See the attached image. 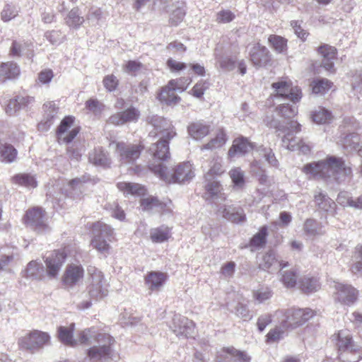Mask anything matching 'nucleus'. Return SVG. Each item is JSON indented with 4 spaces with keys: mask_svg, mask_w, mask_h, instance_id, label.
Returning <instances> with one entry per match:
<instances>
[{
    "mask_svg": "<svg viewBox=\"0 0 362 362\" xmlns=\"http://www.w3.org/2000/svg\"><path fill=\"white\" fill-rule=\"evenodd\" d=\"M148 119V123L153 127L148 136L159 137L158 141L149 148V151L153 153L155 158L167 160L170 158L169 141L176 135L174 127L170 121L157 115L152 116Z\"/></svg>",
    "mask_w": 362,
    "mask_h": 362,
    "instance_id": "obj_1",
    "label": "nucleus"
},
{
    "mask_svg": "<svg viewBox=\"0 0 362 362\" xmlns=\"http://www.w3.org/2000/svg\"><path fill=\"white\" fill-rule=\"evenodd\" d=\"M303 172L310 178H325L335 176L336 174L349 175L351 170L346 165L341 158L329 156L325 160L305 165L303 168Z\"/></svg>",
    "mask_w": 362,
    "mask_h": 362,
    "instance_id": "obj_2",
    "label": "nucleus"
},
{
    "mask_svg": "<svg viewBox=\"0 0 362 362\" xmlns=\"http://www.w3.org/2000/svg\"><path fill=\"white\" fill-rule=\"evenodd\" d=\"M95 337L98 346H93L88 350V356L90 358L107 360L111 358V345L114 343V339L107 334H95L93 329H87L79 334L78 344H89L90 339Z\"/></svg>",
    "mask_w": 362,
    "mask_h": 362,
    "instance_id": "obj_3",
    "label": "nucleus"
},
{
    "mask_svg": "<svg viewBox=\"0 0 362 362\" xmlns=\"http://www.w3.org/2000/svg\"><path fill=\"white\" fill-rule=\"evenodd\" d=\"M267 125L274 128L277 131L286 132L282 139V145L291 151H298L299 152L307 154L310 151V146L305 144L303 140L293 136V133H298L300 131V125L296 121L291 120L286 124V126L281 125L277 119L267 121Z\"/></svg>",
    "mask_w": 362,
    "mask_h": 362,
    "instance_id": "obj_4",
    "label": "nucleus"
},
{
    "mask_svg": "<svg viewBox=\"0 0 362 362\" xmlns=\"http://www.w3.org/2000/svg\"><path fill=\"white\" fill-rule=\"evenodd\" d=\"M150 170L167 183H184L189 181L194 176L192 165L189 162L180 163L170 172L168 167L161 163H151Z\"/></svg>",
    "mask_w": 362,
    "mask_h": 362,
    "instance_id": "obj_5",
    "label": "nucleus"
},
{
    "mask_svg": "<svg viewBox=\"0 0 362 362\" xmlns=\"http://www.w3.org/2000/svg\"><path fill=\"white\" fill-rule=\"evenodd\" d=\"M281 320V327L284 329H294L309 320L314 315L310 308H289L285 310H277L275 313Z\"/></svg>",
    "mask_w": 362,
    "mask_h": 362,
    "instance_id": "obj_6",
    "label": "nucleus"
},
{
    "mask_svg": "<svg viewBox=\"0 0 362 362\" xmlns=\"http://www.w3.org/2000/svg\"><path fill=\"white\" fill-rule=\"evenodd\" d=\"M272 87L274 90L272 98L274 100L291 101L296 103L301 98L300 90L296 86H293L290 81L281 79L273 83Z\"/></svg>",
    "mask_w": 362,
    "mask_h": 362,
    "instance_id": "obj_7",
    "label": "nucleus"
},
{
    "mask_svg": "<svg viewBox=\"0 0 362 362\" xmlns=\"http://www.w3.org/2000/svg\"><path fill=\"white\" fill-rule=\"evenodd\" d=\"M115 152L119 160L124 164H132L141 156L144 146L141 142L137 144L126 143L124 141L113 142Z\"/></svg>",
    "mask_w": 362,
    "mask_h": 362,
    "instance_id": "obj_8",
    "label": "nucleus"
},
{
    "mask_svg": "<svg viewBox=\"0 0 362 362\" xmlns=\"http://www.w3.org/2000/svg\"><path fill=\"white\" fill-rule=\"evenodd\" d=\"M93 237L91 244L98 252L107 254L110 249L107 242L111 241L113 231L111 227L103 222H97L93 226Z\"/></svg>",
    "mask_w": 362,
    "mask_h": 362,
    "instance_id": "obj_9",
    "label": "nucleus"
},
{
    "mask_svg": "<svg viewBox=\"0 0 362 362\" xmlns=\"http://www.w3.org/2000/svg\"><path fill=\"white\" fill-rule=\"evenodd\" d=\"M90 275V283L88 286V292L90 298L99 300L106 296L108 293L107 284L104 280L103 273L94 267L88 269Z\"/></svg>",
    "mask_w": 362,
    "mask_h": 362,
    "instance_id": "obj_10",
    "label": "nucleus"
},
{
    "mask_svg": "<svg viewBox=\"0 0 362 362\" xmlns=\"http://www.w3.org/2000/svg\"><path fill=\"white\" fill-rule=\"evenodd\" d=\"M49 340L50 337L47 333L35 330L20 338L18 344L21 349L35 350L48 344Z\"/></svg>",
    "mask_w": 362,
    "mask_h": 362,
    "instance_id": "obj_11",
    "label": "nucleus"
},
{
    "mask_svg": "<svg viewBox=\"0 0 362 362\" xmlns=\"http://www.w3.org/2000/svg\"><path fill=\"white\" fill-rule=\"evenodd\" d=\"M333 287L334 288V298L335 300L348 305L356 301L357 291L351 285L334 282Z\"/></svg>",
    "mask_w": 362,
    "mask_h": 362,
    "instance_id": "obj_12",
    "label": "nucleus"
},
{
    "mask_svg": "<svg viewBox=\"0 0 362 362\" xmlns=\"http://www.w3.org/2000/svg\"><path fill=\"white\" fill-rule=\"evenodd\" d=\"M66 256L67 249L64 248L61 250L54 251L46 258L45 264L49 276L55 277L58 274Z\"/></svg>",
    "mask_w": 362,
    "mask_h": 362,
    "instance_id": "obj_13",
    "label": "nucleus"
},
{
    "mask_svg": "<svg viewBox=\"0 0 362 362\" xmlns=\"http://www.w3.org/2000/svg\"><path fill=\"white\" fill-rule=\"evenodd\" d=\"M171 329L177 337L187 338L194 333L195 325L192 320L185 317L175 315Z\"/></svg>",
    "mask_w": 362,
    "mask_h": 362,
    "instance_id": "obj_14",
    "label": "nucleus"
},
{
    "mask_svg": "<svg viewBox=\"0 0 362 362\" xmlns=\"http://www.w3.org/2000/svg\"><path fill=\"white\" fill-rule=\"evenodd\" d=\"M140 117L139 110L131 106L127 110L117 112L111 115L107 122L108 123L115 125L121 126L128 122H136Z\"/></svg>",
    "mask_w": 362,
    "mask_h": 362,
    "instance_id": "obj_15",
    "label": "nucleus"
},
{
    "mask_svg": "<svg viewBox=\"0 0 362 362\" xmlns=\"http://www.w3.org/2000/svg\"><path fill=\"white\" fill-rule=\"evenodd\" d=\"M177 82L175 80H170L168 85L162 88L158 96V99L161 103L172 105L179 102L180 98L177 95L175 91H183V86H179Z\"/></svg>",
    "mask_w": 362,
    "mask_h": 362,
    "instance_id": "obj_16",
    "label": "nucleus"
},
{
    "mask_svg": "<svg viewBox=\"0 0 362 362\" xmlns=\"http://www.w3.org/2000/svg\"><path fill=\"white\" fill-rule=\"evenodd\" d=\"M25 223L38 232H43L48 228L45 223V214L38 207L28 210L25 214Z\"/></svg>",
    "mask_w": 362,
    "mask_h": 362,
    "instance_id": "obj_17",
    "label": "nucleus"
},
{
    "mask_svg": "<svg viewBox=\"0 0 362 362\" xmlns=\"http://www.w3.org/2000/svg\"><path fill=\"white\" fill-rule=\"evenodd\" d=\"M288 266V262L279 259L273 251H270L262 256L259 263V268L269 272H274Z\"/></svg>",
    "mask_w": 362,
    "mask_h": 362,
    "instance_id": "obj_18",
    "label": "nucleus"
},
{
    "mask_svg": "<svg viewBox=\"0 0 362 362\" xmlns=\"http://www.w3.org/2000/svg\"><path fill=\"white\" fill-rule=\"evenodd\" d=\"M84 275V270L81 264H69L63 275V282L67 286H74L80 282Z\"/></svg>",
    "mask_w": 362,
    "mask_h": 362,
    "instance_id": "obj_19",
    "label": "nucleus"
},
{
    "mask_svg": "<svg viewBox=\"0 0 362 362\" xmlns=\"http://www.w3.org/2000/svg\"><path fill=\"white\" fill-rule=\"evenodd\" d=\"M317 52L322 57L321 66L330 73H334V63L337 49L330 45H323L318 47Z\"/></svg>",
    "mask_w": 362,
    "mask_h": 362,
    "instance_id": "obj_20",
    "label": "nucleus"
},
{
    "mask_svg": "<svg viewBox=\"0 0 362 362\" xmlns=\"http://www.w3.org/2000/svg\"><path fill=\"white\" fill-rule=\"evenodd\" d=\"M74 122V118L66 117L62 122L58 128L57 135L59 140L65 143H70L78 134L79 129L78 127L69 129Z\"/></svg>",
    "mask_w": 362,
    "mask_h": 362,
    "instance_id": "obj_21",
    "label": "nucleus"
},
{
    "mask_svg": "<svg viewBox=\"0 0 362 362\" xmlns=\"http://www.w3.org/2000/svg\"><path fill=\"white\" fill-rule=\"evenodd\" d=\"M250 60L255 66H266L270 61V54L268 49L259 43L255 45L250 52Z\"/></svg>",
    "mask_w": 362,
    "mask_h": 362,
    "instance_id": "obj_22",
    "label": "nucleus"
},
{
    "mask_svg": "<svg viewBox=\"0 0 362 362\" xmlns=\"http://www.w3.org/2000/svg\"><path fill=\"white\" fill-rule=\"evenodd\" d=\"M216 360L217 362H228L230 360L234 362H250V358L245 352L234 348H227L218 352Z\"/></svg>",
    "mask_w": 362,
    "mask_h": 362,
    "instance_id": "obj_23",
    "label": "nucleus"
},
{
    "mask_svg": "<svg viewBox=\"0 0 362 362\" xmlns=\"http://www.w3.org/2000/svg\"><path fill=\"white\" fill-rule=\"evenodd\" d=\"M218 213L225 218L233 223H243L245 220V215L240 208L233 205H223L219 207Z\"/></svg>",
    "mask_w": 362,
    "mask_h": 362,
    "instance_id": "obj_24",
    "label": "nucleus"
},
{
    "mask_svg": "<svg viewBox=\"0 0 362 362\" xmlns=\"http://www.w3.org/2000/svg\"><path fill=\"white\" fill-rule=\"evenodd\" d=\"M168 275L160 272H148L145 277V284L151 291H158L166 281Z\"/></svg>",
    "mask_w": 362,
    "mask_h": 362,
    "instance_id": "obj_25",
    "label": "nucleus"
},
{
    "mask_svg": "<svg viewBox=\"0 0 362 362\" xmlns=\"http://www.w3.org/2000/svg\"><path fill=\"white\" fill-rule=\"evenodd\" d=\"M254 148L252 143H250L247 138L239 137L233 141L232 146L228 151V156L233 158L235 156H243L250 152Z\"/></svg>",
    "mask_w": 362,
    "mask_h": 362,
    "instance_id": "obj_26",
    "label": "nucleus"
},
{
    "mask_svg": "<svg viewBox=\"0 0 362 362\" xmlns=\"http://www.w3.org/2000/svg\"><path fill=\"white\" fill-rule=\"evenodd\" d=\"M332 340L337 341V346L341 352L351 349L356 344L352 341V337L350 332L347 329H342L332 336Z\"/></svg>",
    "mask_w": 362,
    "mask_h": 362,
    "instance_id": "obj_27",
    "label": "nucleus"
},
{
    "mask_svg": "<svg viewBox=\"0 0 362 362\" xmlns=\"http://www.w3.org/2000/svg\"><path fill=\"white\" fill-rule=\"evenodd\" d=\"M117 188L124 194L134 196H144L146 192L144 186L134 182H120L117 183Z\"/></svg>",
    "mask_w": 362,
    "mask_h": 362,
    "instance_id": "obj_28",
    "label": "nucleus"
},
{
    "mask_svg": "<svg viewBox=\"0 0 362 362\" xmlns=\"http://www.w3.org/2000/svg\"><path fill=\"white\" fill-rule=\"evenodd\" d=\"M19 74L20 69L13 62L2 63L0 65V82H4L7 79L15 78Z\"/></svg>",
    "mask_w": 362,
    "mask_h": 362,
    "instance_id": "obj_29",
    "label": "nucleus"
},
{
    "mask_svg": "<svg viewBox=\"0 0 362 362\" xmlns=\"http://www.w3.org/2000/svg\"><path fill=\"white\" fill-rule=\"evenodd\" d=\"M74 325H75L72 323L69 327L61 326L58 328V338L64 344L70 346H76L78 345L77 339H75L73 337Z\"/></svg>",
    "mask_w": 362,
    "mask_h": 362,
    "instance_id": "obj_30",
    "label": "nucleus"
},
{
    "mask_svg": "<svg viewBox=\"0 0 362 362\" xmlns=\"http://www.w3.org/2000/svg\"><path fill=\"white\" fill-rule=\"evenodd\" d=\"M140 203L142 210L148 212H161L166 206L165 204L152 196L141 199Z\"/></svg>",
    "mask_w": 362,
    "mask_h": 362,
    "instance_id": "obj_31",
    "label": "nucleus"
},
{
    "mask_svg": "<svg viewBox=\"0 0 362 362\" xmlns=\"http://www.w3.org/2000/svg\"><path fill=\"white\" fill-rule=\"evenodd\" d=\"M85 176L74 178L69 182V189H66L69 196L74 199H79L84 189V184L87 182Z\"/></svg>",
    "mask_w": 362,
    "mask_h": 362,
    "instance_id": "obj_32",
    "label": "nucleus"
},
{
    "mask_svg": "<svg viewBox=\"0 0 362 362\" xmlns=\"http://www.w3.org/2000/svg\"><path fill=\"white\" fill-rule=\"evenodd\" d=\"M303 231L309 238L322 235L325 233L322 223L313 218H308L305 221Z\"/></svg>",
    "mask_w": 362,
    "mask_h": 362,
    "instance_id": "obj_33",
    "label": "nucleus"
},
{
    "mask_svg": "<svg viewBox=\"0 0 362 362\" xmlns=\"http://www.w3.org/2000/svg\"><path fill=\"white\" fill-rule=\"evenodd\" d=\"M189 134L195 140H200L209 133V126L201 122H194L188 127Z\"/></svg>",
    "mask_w": 362,
    "mask_h": 362,
    "instance_id": "obj_34",
    "label": "nucleus"
},
{
    "mask_svg": "<svg viewBox=\"0 0 362 362\" xmlns=\"http://www.w3.org/2000/svg\"><path fill=\"white\" fill-rule=\"evenodd\" d=\"M44 274L43 266L36 261L30 262L23 272V276L28 279H40Z\"/></svg>",
    "mask_w": 362,
    "mask_h": 362,
    "instance_id": "obj_35",
    "label": "nucleus"
},
{
    "mask_svg": "<svg viewBox=\"0 0 362 362\" xmlns=\"http://www.w3.org/2000/svg\"><path fill=\"white\" fill-rule=\"evenodd\" d=\"M339 358L343 362H358L362 358L361 347L356 344L341 352Z\"/></svg>",
    "mask_w": 362,
    "mask_h": 362,
    "instance_id": "obj_36",
    "label": "nucleus"
},
{
    "mask_svg": "<svg viewBox=\"0 0 362 362\" xmlns=\"http://www.w3.org/2000/svg\"><path fill=\"white\" fill-rule=\"evenodd\" d=\"M45 117L46 121L44 123L39 124V129H47L52 124V120L54 118L57 113L58 107L56 104L52 102H47L44 105Z\"/></svg>",
    "mask_w": 362,
    "mask_h": 362,
    "instance_id": "obj_37",
    "label": "nucleus"
},
{
    "mask_svg": "<svg viewBox=\"0 0 362 362\" xmlns=\"http://www.w3.org/2000/svg\"><path fill=\"white\" fill-rule=\"evenodd\" d=\"M16 256V254L11 248L7 247L0 248V272L7 270L15 260Z\"/></svg>",
    "mask_w": 362,
    "mask_h": 362,
    "instance_id": "obj_38",
    "label": "nucleus"
},
{
    "mask_svg": "<svg viewBox=\"0 0 362 362\" xmlns=\"http://www.w3.org/2000/svg\"><path fill=\"white\" fill-rule=\"evenodd\" d=\"M89 160L97 166H108L110 163L107 155L102 148H95L89 153Z\"/></svg>",
    "mask_w": 362,
    "mask_h": 362,
    "instance_id": "obj_39",
    "label": "nucleus"
},
{
    "mask_svg": "<svg viewBox=\"0 0 362 362\" xmlns=\"http://www.w3.org/2000/svg\"><path fill=\"white\" fill-rule=\"evenodd\" d=\"M12 182L14 184L26 188H35L37 182L35 175L30 173H20L12 177Z\"/></svg>",
    "mask_w": 362,
    "mask_h": 362,
    "instance_id": "obj_40",
    "label": "nucleus"
},
{
    "mask_svg": "<svg viewBox=\"0 0 362 362\" xmlns=\"http://www.w3.org/2000/svg\"><path fill=\"white\" fill-rule=\"evenodd\" d=\"M17 156L16 149L9 144L0 142V160L10 163L13 162Z\"/></svg>",
    "mask_w": 362,
    "mask_h": 362,
    "instance_id": "obj_41",
    "label": "nucleus"
},
{
    "mask_svg": "<svg viewBox=\"0 0 362 362\" xmlns=\"http://www.w3.org/2000/svg\"><path fill=\"white\" fill-rule=\"evenodd\" d=\"M227 141L226 134L223 130H218L215 138L210 140L209 142L203 145L201 150H214L223 146Z\"/></svg>",
    "mask_w": 362,
    "mask_h": 362,
    "instance_id": "obj_42",
    "label": "nucleus"
},
{
    "mask_svg": "<svg viewBox=\"0 0 362 362\" xmlns=\"http://www.w3.org/2000/svg\"><path fill=\"white\" fill-rule=\"evenodd\" d=\"M170 237V228L161 226L153 228L150 232V238L153 243H163Z\"/></svg>",
    "mask_w": 362,
    "mask_h": 362,
    "instance_id": "obj_43",
    "label": "nucleus"
},
{
    "mask_svg": "<svg viewBox=\"0 0 362 362\" xmlns=\"http://www.w3.org/2000/svg\"><path fill=\"white\" fill-rule=\"evenodd\" d=\"M315 202L318 206L319 209L325 211H329L334 210L335 207V202L322 192H318L315 195Z\"/></svg>",
    "mask_w": 362,
    "mask_h": 362,
    "instance_id": "obj_44",
    "label": "nucleus"
},
{
    "mask_svg": "<svg viewBox=\"0 0 362 362\" xmlns=\"http://www.w3.org/2000/svg\"><path fill=\"white\" fill-rule=\"evenodd\" d=\"M220 157H214L211 162L209 171L205 175L206 180H212L214 176L221 175L225 171Z\"/></svg>",
    "mask_w": 362,
    "mask_h": 362,
    "instance_id": "obj_45",
    "label": "nucleus"
},
{
    "mask_svg": "<svg viewBox=\"0 0 362 362\" xmlns=\"http://www.w3.org/2000/svg\"><path fill=\"white\" fill-rule=\"evenodd\" d=\"M84 22L83 17L80 16L78 12V9L77 8H74L71 9L66 17L65 18L66 24L73 28H78Z\"/></svg>",
    "mask_w": 362,
    "mask_h": 362,
    "instance_id": "obj_46",
    "label": "nucleus"
},
{
    "mask_svg": "<svg viewBox=\"0 0 362 362\" xmlns=\"http://www.w3.org/2000/svg\"><path fill=\"white\" fill-rule=\"evenodd\" d=\"M313 121L317 124H325L332 120V113L327 109L318 107L311 114Z\"/></svg>",
    "mask_w": 362,
    "mask_h": 362,
    "instance_id": "obj_47",
    "label": "nucleus"
},
{
    "mask_svg": "<svg viewBox=\"0 0 362 362\" xmlns=\"http://www.w3.org/2000/svg\"><path fill=\"white\" fill-rule=\"evenodd\" d=\"M320 287V284L317 278L306 276L300 281V289L306 293L317 291Z\"/></svg>",
    "mask_w": 362,
    "mask_h": 362,
    "instance_id": "obj_48",
    "label": "nucleus"
},
{
    "mask_svg": "<svg viewBox=\"0 0 362 362\" xmlns=\"http://www.w3.org/2000/svg\"><path fill=\"white\" fill-rule=\"evenodd\" d=\"M268 41L272 48L278 53H284L287 50V40L279 35H271Z\"/></svg>",
    "mask_w": 362,
    "mask_h": 362,
    "instance_id": "obj_49",
    "label": "nucleus"
},
{
    "mask_svg": "<svg viewBox=\"0 0 362 362\" xmlns=\"http://www.w3.org/2000/svg\"><path fill=\"white\" fill-rule=\"evenodd\" d=\"M340 142L344 148L350 151L356 150L359 144L360 137L358 134L351 133L342 137Z\"/></svg>",
    "mask_w": 362,
    "mask_h": 362,
    "instance_id": "obj_50",
    "label": "nucleus"
},
{
    "mask_svg": "<svg viewBox=\"0 0 362 362\" xmlns=\"http://www.w3.org/2000/svg\"><path fill=\"white\" fill-rule=\"evenodd\" d=\"M311 86L313 93L324 94L332 88V83L327 78H320L314 81Z\"/></svg>",
    "mask_w": 362,
    "mask_h": 362,
    "instance_id": "obj_51",
    "label": "nucleus"
},
{
    "mask_svg": "<svg viewBox=\"0 0 362 362\" xmlns=\"http://www.w3.org/2000/svg\"><path fill=\"white\" fill-rule=\"evenodd\" d=\"M351 270L355 274H362V245L356 247Z\"/></svg>",
    "mask_w": 362,
    "mask_h": 362,
    "instance_id": "obj_52",
    "label": "nucleus"
},
{
    "mask_svg": "<svg viewBox=\"0 0 362 362\" xmlns=\"http://www.w3.org/2000/svg\"><path fill=\"white\" fill-rule=\"evenodd\" d=\"M281 281L286 288H293L296 285L297 274L295 270L281 272Z\"/></svg>",
    "mask_w": 362,
    "mask_h": 362,
    "instance_id": "obj_53",
    "label": "nucleus"
},
{
    "mask_svg": "<svg viewBox=\"0 0 362 362\" xmlns=\"http://www.w3.org/2000/svg\"><path fill=\"white\" fill-rule=\"evenodd\" d=\"M267 236V228L263 226L260 228L259 232L255 234L250 240V246L255 248H260L266 243V238Z\"/></svg>",
    "mask_w": 362,
    "mask_h": 362,
    "instance_id": "obj_54",
    "label": "nucleus"
},
{
    "mask_svg": "<svg viewBox=\"0 0 362 362\" xmlns=\"http://www.w3.org/2000/svg\"><path fill=\"white\" fill-rule=\"evenodd\" d=\"M18 8L16 5L7 4L4 6L1 13V20L4 22L9 21L18 16Z\"/></svg>",
    "mask_w": 362,
    "mask_h": 362,
    "instance_id": "obj_55",
    "label": "nucleus"
},
{
    "mask_svg": "<svg viewBox=\"0 0 362 362\" xmlns=\"http://www.w3.org/2000/svg\"><path fill=\"white\" fill-rule=\"evenodd\" d=\"M230 177L236 187H243L245 185V173L240 168H233L229 171Z\"/></svg>",
    "mask_w": 362,
    "mask_h": 362,
    "instance_id": "obj_56",
    "label": "nucleus"
},
{
    "mask_svg": "<svg viewBox=\"0 0 362 362\" xmlns=\"http://www.w3.org/2000/svg\"><path fill=\"white\" fill-rule=\"evenodd\" d=\"M277 111L281 117L291 118L297 114L298 109L295 105H289L288 103H282L277 107Z\"/></svg>",
    "mask_w": 362,
    "mask_h": 362,
    "instance_id": "obj_57",
    "label": "nucleus"
},
{
    "mask_svg": "<svg viewBox=\"0 0 362 362\" xmlns=\"http://www.w3.org/2000/svg\"><path fill=\"white\" fill-rule=\"evenodd\" d=\"M208 183L205 185L207 194L211 198H215L221 193L222 187L220 183L216 180H207Z\"/></svg>",
    "mask_w": 362,
    "mask_h": 362,
    "instance_id": "obj_58",
    "label": "nucleus"
},
{
    "mask_svg": "<svg viewBox=\"0 0 362 362\" xmlns=\"http://www.w3.org/2000/svg\"><path fill=\"white\" fill-rule=\"evenodd\" d=\"M272 296V292L269 288H259L253 291V297L259 303L269 300Z\"/></svg>",
    "mask_w": 362,
    "mask_h": 362,
    "instance_id": "obj_59",
    "label": "nucleus"
},
{
    "mask_svg": "<svg viewBox=\"0 0 362 362\" xmlns=\"http://www.w3.org/2000/svg\"><path fill=\"white\" fill-rule=\"evenodd\" d=\"M257 152L259 153V156L264 157L272 166L276 167L278 165V160L271 148L260 147L257 150Z\"/></svg>",
    "mask_w": 362,
    "mask_h": 362,
    "instance_id": "obj_60",
    "label": "nucleus"
},
{
    "mask_svg": "<svg viewBox=\"0 0 362 362\" xmlns=\"http://www.w3.org/2000/svg\"><path fill=\"white\" fill-rule=\"evenodd\" d=\"M86 107L95 115H99L104 110L105 105L96 99H90L86 101Z\"/></svg>",
    "mask_w": 362,
    "mask_h": 362,
    "instance_id": "obj_61",
    "label": "nucleus"
},
{
    "mask_svg": "<svg viewBox=\"0 0 362 362\" xmlns=\"http://www.w3.org/2000/svg\"><path fill=\"white\" fill-rule=\"evenodd\" d=\"M216 21L218 23H228L233 21L235 14L230 10H221L216 13Z\"/></svg>",
    "mask_w": 362,
    "mask_h": 362,
    "instance_id": "obj_62",
    "label": "nucleus"
},
{
    "mask_svg": "<svg viewBox=\"0 0 362 362\" xmlns=\"http://www.w3.org/2000/svg\"><path fill=\"white\" fill-rule=\"evenodd\" d=\"M286 330L282 328L281 325L271 329L267 335V341L268 342H275L279 340L284 337Z\"/></svg>",
    "mask_w": 362,
    "mask_h": 362,
    "instance_id": "obj_63",
    "label": "nucleus"
},
{
    "mask_svg": "<svg viewBox=\"0 0 362 362\" xmlns=\"http://www.w3.org/2000/svg\"><path fill=\"white\" fill-rule=\"evenodd\" d=\"M45 37L52 45H59L64 40V36L59 30H51L45 33Z\"/></svg>",
    "mask_w": 362,
    "mask_h": 362,
    "instance_id": "obj_64",
    "label": "nucleus"
}]
</instances>
